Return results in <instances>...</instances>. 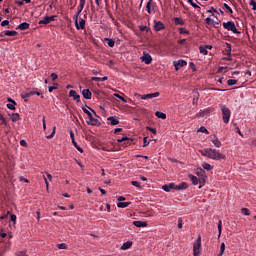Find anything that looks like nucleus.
Here are the masks:
<instances>
[{
  "label": "nucleus",
  "mask_w": 256,
  "mask_h": 256,
  "mask_svg": "<svg viewBox=\"0 0 256 256\" xmlns=\"http://www.w3.org/2000/svg\"><path fill=\"white\" fill-rule=\"evenodd\" d=\"M50 77L52 78V81H56V79L59 78V76L56 73H52Z\"/></svg>",
  "instance_id": "052dcab7"
},
{
  "label": "nucleus",
  "mask_w": 256,
  "mask_h": 256,
  "mask_svg": "<svg viewBox=\"0 0 256 256\" xmlns=\"http://www.w3.org/2000/svg\"><path fill=\"white\" fill-rule=\"evenodd\" d=\"M85 3H86V0H80L79 6L77 7L76 15H74V16L79 17V15H81V12L85 8Z\"/></svg>",
  "instance_id": "4468645a"
},
{
  "label": "nucleus",
  "mask_w": 256,
  "mask_h": 256,
  "mask_svg": "<svg viewBox=\"0 0 256 256\" xmlns=\"http://www.w3.org/2000/svg\"><path fill=\"white\" fill-rule=\"evenodd\" d=\"M223 27L224 29H227V31H232V33L238 35L241 34V32L237 30V26H235V22L233 21L223 22Z\"/></svg>",
  "instance_id": "20e7f679"
},
{
  "label": "nucleus",
  "mask_w": 256,
  "mask_h": 256,
  "mask_svg": "<svg viewBox=\"0 0 256 256\" xmlns=\"http://www.w3.org/2000/svg\"><path fill=\"white\" fill-rule=\"evenodd\" d=\"M131 205V202H119L117 204V207H119V209H125L127 207H129Z\"/></svg>",
  "instance_id": "b1692460"
},
{
  "label": "nucleus",
  "mask_w": 256,
  "mask_h": 256,
  "mask_svg": "<svg viewBox=\"0 0 256 256\" xmlns=\"http://www.w3.org/2000/svg\"><path fill=\"white\" fill-rule=\"evenodd\" d=\"M20 145H21V147H27V141L20 140Z\"/></svg>",
  "instance_id": "774afa93"
},
{
  "label": "nucleus",
  "mask_w": 256,
  "mask_h": 256,
  "mask_svg": "<svg viewBox=\"0 0 256 256\" xmlns=\"http://www.w3.org/2000/svg\"><path fill=\"white\" fill-rule=\"evenodd\" d=\"M56 18H57L56 15L46 16L44 17V19L39 21V25H49V23H51V21H55Z\"/></svg>",
  "instance_id": "1a4fd4ad"
},
{
  "label": "nucleus",
  "mask_w": 256,
  "mask_h": 256,
  "mask_svg": "<svg viewBox=\"0 0 256 256\" xmlns=\"http://www.w3.org/2000/svg\"><path fill=\"white\" fill-rule=\"evenodd\" d=\"M19 119H20L19 114H17V113H12V115H11V121H12L13 123L19 121Z\"/></svg>",
  "instance_id": "c85d7f7f"
},
{
  "label": "nucleus",
  "mask_w": 256,
  "mask_h": 256,
  "mask_svg": "<svg viewBox=\"0 0 256 256\" xmlns=\"http://www.w3.org/2000/svg\"><path fill=\"white\" fill-rule=\"evenodd\" d=\"M223 229V222L221 220L218 221V235L221 237V231Z\"/></svg>",
  "instance_id": "72a5a7b5"
},
{
  "label": "nucleus",
  "mask_w": 256,
  "mask_h": 256,
  "mask_svg": "<svg viewBox=\"0 0 256 256\" xmlns=\"http://www.w3.org/2000/svg\"><path fill=\"white\" fill-rule=\"evenodd\" d=\"M107 121L110 122V125H119V119L117 116H110L107 118Z\"/></svg>",
  "instance_id": "f3484780"
},
{
  "label": "nucleus",
  "mask_w": 256,
  "mask_h": 256,
  "mask_svg": "<svg viewBox=\"0 0 256 256\" xmlns=\"http://www.w3.org/2000/svg\"><path fill=\"white\" fill-rule=\"evenodd\" d=\"M202 167H203V169H205L206 171H212V169H213V166H212L211 164H209V163H203V164H202Z\"/></svg>",
  "instance_id": "c756f323"
},
{
  "label": "nucleus",
  "mask_w": 256,
  "mask_h": 256,
  "mask_svg": "<svg viewBox=\"0 0 256 256\" xmlns=\"http://www.w3.org/2000/svg\"><path fill=\"white\" fill-rule=\"evenodd\" d=\"M201 253V236H198L196 242L193 245V255L199 256Z\"/></svg>",
  "instance_id": "0eeeda50"
},
{
  "label": "nucleus",
  "mask_w": 256,
  "mask_h": 256,
  "mask_svg": "<svg viewBox=\"0 0 256 256\" xmlns=\"http://www.w3.org/2000/svg\"><path fill=\"white\" fill-rule=\"evenodd\" d=\"M4 35H6V37H16L18 33L15 30H6L4 31Z\"/></svg>",
  "instance_id": "5701e85b"
},
{
  "label": "nucleus",
  "mask_w": 256,
  "mask_h": 256,
  "mask_svg": "<svg viewBox=\"0 0 256 256\" xmlns=\"http://www.w3.org/2000/svg\"><path fill=\"white\" fill-rule=\"evenodd\" d=\"M22 99H24L25 101H27V99H29V97H31L28 92H25L21 95Z\"/></svg>",
  "instance_id": "603ef678"
},
{
  "label": "nucleus",
  "mask_w": 256,
  "mask_h": 256,
  "mask_svg": "<svg viewBox=\"0 0 256 256\" xmlns=\"http://www.w3.org/2000/svg\"><path fill=\"white\" fill-rule=\"evenodd\" d=\"M241 213H242V215H246V216L251 215L249 209H247V208H242Z\"/></svg>",
  "instance_id": "37998d69"
},
{
  "label": "nucleus",
  "mask_w": 256,
  "mask_h": 256,
  "mask_svg": "<svg viewBox=\"0 0 256 256\" xmlns=\"http://www.w3.org/2000/svg\"><path fill=\"white\" fill-rule=\"evenodd\" d=\"M189 179L194 185H199V178L197 176L191 174L189 175Z\"/></svg>",
  "instance_id": "393cba45"
},
{
  "label": "nucleus",
  "mask_w": 256,
  "mask_h": 256,
  "mask_svg": "<svg viewBox=\"0 0 256 256\" xmlns=\"http://www.w3.org/2000/svg\"><path fill=\"white\" fill-rule=\"evenodd\" d=\"M132 224L135 226V227H147V221H140V220H136V221H133Z\"/></svg>",
  "instance_id": "a211bd4d"
},
{
  "label": "nucleus",
  "mask_w": 256,
  "mask_h": 256,
  "mask_svg": "<svg viewBox=\"0 0 256 256\" xmlns=\"http://www.w3.org/2000/svg\"><path fill=\"white\" fill-rule=\"evenodd\" d=\"M55 127H53L52 133L48 136H46V139H53V137H55Z\"/></svg>",
  "instance_id": "09e8293b"
},
{
  "label": "nucleus",
  "mask_w": 256,
  "mask_h": 256,
  "mask_svg": "<svg viewBox=\"0 0 256 256\" xmlns=\"http://www.w3.org/2000/svg\"><path fill=\"white\" fill-rule=\"evenodd\" d=\"M234 127L236 128V131L240 137H243V133H241V129L238 128L237 124H234Z\"/></svg>",
  "instance_id": "13d9d810"
},
{
  "label": "nucleus",
  "mask_w": 256,
  "mask_h": 256,
  "mask_svg": "<svg viewBox=\"0 0 256 256\" xmlns=\"http://www.w3.org/2000/svg\"><path fill=\"white\" fill-rule=\"evenodd\" d=\"M178 229H183V219L178 218Z\"/></svg>",
  "instance_id": "8fccbe9b"
},
{
  "label": "nucleus",
  "mask_w": 256,
  "mask_h": 256,
  "mask_svg": "<svg viewBox=\"0 0 256 256\" xmlns=\"http://www.w3.org/2000/svg\"><path fill=\"white\" fill-rule=\"evenodd\" d=\"M210 141L211 143H213V145H215L218 148L221 147L222 145L221 142L219 141V138H217L216 135L211 136Z\"/></svg>",
  "instance_id": "dca6fc26"
},
{
  "label": "nucleus",
  "mask_w": 256,
  "mask_h": 256,
  "mask_svg": "<svg viewBox=\"0 0 256 256\" xmlns=\"http://www.w3.org/2000/svg\"><path fill=\"white\" fill-rule=\"evenodd\" d=\"M140 31H149V27L147 26H139Z\"/></svg>",
  "instance_id": "69168bd1"
},
{
  "label": "nucleus",
  "mask_w": 256,
  "mask_h": 256,
  "mask_svg": "<svg viewBox=\"0 0 256 256\" xmlns=\"http://www.w3.org/2000/svg\"><path fill=\"white\" fill-rule=\"evenodd\" d=\"M221 111H222V119L224 123L227 125L229 123V119H231V110L225 106V104L219 105Z\"/></svg>",
  "instance_id": "7ed1b4c3"
},
{
  "label": "nucleus",
  "mask_w": 256,
  "mask_h": 256,
  "mask_svg": "<svg viewBox=\"0 0 256 256\" xmlns=\"http://www.w3.org/2000/svg\"><path fill=\"white\" fill-rule=\"evenodd\" d=\"M92 79V81H100V82H103V81H107V76H104V77H92L91 78Z\"/></svg>",
  "instance_id": "7c9ffc66"
},
{
  "label": "nucleus",
  "mask_w": 256,
  "mask_h": 256,
  "mask_svg": "<svg viewBox=\"0 0 256 256\" xmlns=\"http://www.w3.org/2000/svg\"><path fill=\"white\" fill-rule=\"evenodd\" d=\"M117 141H118V143H124L125 147H127L133 143V139H131L129 137H123L121 139H118Z\"/></svg>",
  "instance_id": "ddd939ff"
},
{
  "label": "nucleus",
  "mask_w": 256,
  "mask_h": 256,
  "mask_svg": "<svg viewBox=\"0 0 256 256\" xmlns=\"http://www.w3.org/2000/svg\"><path fill=\"white\" fill-rule=\"evenodd\" d=\"M250 5L252 7V10L256 11V2H255V0H250Z\"/></svg>",
  "instance_id": "3c124183"
},
{
  "label": "nucleus",
  "mask_w": 256,
  "mask_h": 256,
  "mask_svg": "<svg viewBox=\"0 0 256 256\" xmlns=\"http://www.w3.org/2000/svg\"><path fill=\"white\" fill-rule=\"evenodd\" d=\"M173 21L175 25H185V21L182 18L175 17Z\"/></svg>",
  "instance_id": "a878e982"
},
{
  "label": "nucleus",
  "mask_w": 256,
  "mask_h": 256,
  "mask_svg": "<svg viewBox=\"0 0 256 256\" xmlns=\"http://www.w3.org/2000/svg\"><path fill=\"white\" fill-rule=\"evenodd\" d=\"M10 219H11V221H13V222H14V224H16V223H17V215H15V214H11V215H10Z\"/></svg>",
  "instance_id": "864d4df0"
},
{
  "label": "nucleus",
  "mask_w": 256,
  "mask_h": 256,
  "mask_svg": "<svg viewBox=\"0 0 256 256\" xmlns=\"http://www.w3.org/2000/svg\"><path fill=\"white\" fill-rule=\"evenodd\" d=\"M82 95H83L84 99H91V97L93 96V94L91 93V90H89V89H84L82 91Z\"/></svg>",
  "instance_id": "412c9836"
},
{
  "label": "nucleus",
  "mask_w": 256,
  "mask_h": 256,
  "mask_svg": "<svg viewBox=\"0 0 256 256\" xmlns=\"http://www.w3.org/2000/svg\"><path fill=\"white\" fill-rule=\"evenodd\" d=\"M0 121L1 125H7V120H5V116H3V114H0Z\"/></svg>",
  "instance_id": "49530a36"
},
{
  "label": "nucleus",
  "mask_w": 256,
  "mask_h": 256,
  "mask_svg": "<svg viewBox=\"0 0 256 256\" xmlns=\"http://www.w3.org/2000/svg\"><path fill=\"white\" fill-rule=\"evenodd\" d=\"M208 13H213V17H217V15H219V12L217 11V9L211 7L210 10H208Z\"/></svg>",
  "instance_id": "c9c22d12"
},
{
  "label": "nucleus",
  "mask_w": 256,
  "mask_h": 256,
  "mask_svg": "<svg viewBox=\"0 0 256 256\" xmlns=\"http://www.w3.org/2000/svg\"><path fill=\"white\" fill-rule=\"evenodd\" d=\"M133 246V242L132 241H127L124 242L121 246V250L122 251H127V249H131V247Z\"/></svg>",
  "instance_id": "aec40b11"
},
{
  "label": "nucleus",
  "mask_w": 256,
  "mask_h": 256,
  "mask_svg": "<svg viewBox=\"0 0 256 256\" xmlns=\"http://www.w3.org/2000/svg\"><path fill=\"white\" fill-rule=\"evenodd\" d=\"M224 8L227 9L231 14L233 13V9H231L227 3L224 4Z\"/></svg>",
  "instance_id": "0e129e2a"
},
{
  "label": "nucleus",
  "mask_w": 256,
  "mask_h": 256,
  "mask_svg": "<svg viewBox=\"0 0 256 256\" xmlns=\"http://www.w3.org/2000/svg\"><path fill=\"white\" fill-rule=\"evenodd\" d=\"M163 191H166V193H169L171 189H175V191H183L185 189H189V185L187 182H182L180 184L170 183L168 185L162 186Z\"/></svg>",
  "instance_id": "f03ea898"
},
{
  "label": "nucleus",
  "mask_w": 256,
  "mask_h": 256,
  "mask_svg": "<svg viewBox=\"0 0 256 256\" xmlns=\"http://www.w3.org/2000/svg\"><path fill=\"white\" fill-rule=\"evenodd\" d=\"M155 116L158 117V119H167V114H165L161 111H156Z\"/></svg>",
  "instance_id": "bb28decb"
},
{
  "label": "nucleus",
  "mask_w": 256,
  "mask_h": 256,
  "mask_svg": "<svg viewBox=\"0 0 256 256\" xmlns=\"http://www.w3.org/2000/svg\"><path fill=\"white\" fill-rule=\"evenodd\" d=\"M73 19H74V23L77 31H81V29L82 30L85 29V23H86L85 19L79 18V16H74Z\"/></svg>",
  "instance_id": "39448f33"
},
{
  "label": "nucleus",
  "mask_w": 256,
  "mask_h": 256,
  "mask_svg": "<svg viewBox=\"0 0 256 256\" xmlns=\"http://www.w3.org/2000/svg\"><path fill=\"white\" fill-rule=\"evenodd\" d=\"M199 51L202 55H207L208 53L207 48H205V46H200Z\"/></svg>",
  "instance_id": "58836bf2"
},
{
  "label": "nucleus",
  "mask_w": 256,
  "mask_h": 256,
  "mask_svg": "<svg viewBox=\"0 0 256 256\" xmlns=\"http://www.w3.org/2000/svg\"><path fill=\"white\" fill-rule=\"evenodd\" d=\"M114 97H116L117 99H120V101H123V103L127 102V99H125V97L121 96L120 94L115 93Z\"/></svg>",
  "instance_id": "a19ab883"
},
{
  "label": "nucleus",
  "mask_w": 256,
  "mask_h": 256,
  "mask_svg": "<svg viewBox=\"0 0 256 256\" xmlns=\"http://www.w3.org/2000/svg\"><path fill=\"white\" fill-rule=\"evenodd\" d=\"M6 25H9V20H4L1 22V27H6Z\"/></svg>",
  "instance_id": "338daca9"
},
{
  "label": "nucleus",
  "mask_w": 256,
  "mask_h": 256,
  "mask_svg": "<svg viewBox=\"0 0 256 256\" xmlns=\"http://www.w3.org/2000/svg\"><path fill=\"white\" fill-rule=\"evenodd\" d=\"M165 29V24L161 21H154V30L155 31H163Z\"/></svg>",
  "instance_id": "f8f14e48"
},
{
  "label": "nucleus",
  "mask_w": 256,
  "mask_h": 256,
  "mask_svg": "<svg viewBox=\"0 0 256 256\" xmlns=\"http://www.w3.org/2000/svg\"><path fill=\"white\" fill-rule=\"evenodd\" d=\"M194 9H198V12L201 11V7L197 5L195 2L191 4Z\"/></svg>",
  "instance_id": "680f3d73"
},
{
  "label": "nucleus",
  "mask_w": 256,
  "mask_h": 256,
  "mask_svg": "<svg viewBox=\"0 0 256 256\" xmlns=\"http://www.w3.org/2000/svg\"><path fill=\"white\" fill-rule=\"evenodd\" d=\"M147 131H150V133H153V135H157V129L151 128L149 126L146 127Z\"/></svg>",
  "instance_id": "a18cd8bd"
},
{
  "label": "nucleus",
  "mask_w": 256,
  "mask_h": 256,
  "mask_svg": "<svg viewBox=\"0 0 256 256\" xmlns=\"http://www.w3.org/2000/svg\"><path fill=\"white\" fill-rule=\"evenodd\" d=\"M72 144L75 147V149H77V151H79V153H83V148H81V146L77 145V142L75 140H73Z\"/></svg>",
  "instance_id": "2f4dec72"
},
{
  "label": "nucleus",
  "mask_w": 256,
  "mask_h": 256,
  "mask_svg": "<svg viewBox=\"0 0 256 256\" xmlns=\"http://www.w3.org/2000/svg\"><path fill=\"white\" fill-rule=\"evenodd\" d=\"M147 137H144L143 139V147H147L149 145V141H147Z\"/></svg>",
  "instance_id": "e2e57ef3"
},
{
  "label": "nucleus",
  "mask_w": 256,
  "mask_h": 256,
  "mask_svg": "<svg viewBox=\"0 0 256 256\" xmlns=\"http://www.w3.org/2000/svg\"><path fill=\"white\" fill-rule=\"evenodd\" d=\"M15 105H17V104L9 103V104H7V107L9 109H11V111H15Z\"/></svg>",
  "instance_id": "4d7b16f0"
},
{
  "label": "nucleus",
  "mask_w": 256,
  "mask_h": 256,
  "mask_svg": "<svg viewBox=\"0 0 256 256\" xmlns=\"http://www.w3.org/2000/svg\"><path fill=\"white\" fill-rule=\"evenodd\" d=\"M179 33L181 35H189V30L185 29V28H180L179 29Z\"/></svg>",
  "instance_id": "c03bdc74"
},
{
  "label": "nucleus",
  "mask_w": 256,
  "mask_h": 256,
  "mask_svg": "<svg viewBox=\"0 0 256 256\" xmlns=\"http://www.w3.org/2000/svg\"><path fill=\"white\" fill-rule=\"evenodd\" d=\"M147 12L151 15V13H157V3L153 0H149L146 4Z\"/></svg>",
  "instance_id": "6e6552de"
},
{
  "label": "nucleus",
  "mask_w": 256,
  "mask_h": 256,
  "mask_svg": "<svg viewBox=\"0 0 256 256\" xmlns=\"http://www.w3.org/2000/svg\"><path fill=\"white\" fill-rule=\"evenodd\" d=\"M227 84L229 85V87H232V85H237V80L235 79H229L227 81Z\"/></svg>",
  "instance_id": "79ce46f5"
},
{
  "label": "nucleus",
  "mask_w": 256,
  "mask_h": 256,
  "mask_svg": "<svg viewBox=\"0 0 256 256\" xmlns=\"http://www.w3.org/2000/svg\"><path fill=\"white\" fill-rule=\"evenodd\" d=\"M69 97H73L74 101H77L78 103L81 101V96L78 95L77 91L70 90Z\"/></svg>",
  "instance_id": "2eb2a0df"
},
{
  "label": "nucleus",
  "mask_w": 256,
  "mask_h": 256,
  "mask_svg": "<svg viewBox=\"0 0 256 256\" xmlns=\"http://www.w3.org/2000/svg\"><path fill=\"white\" fill-rule=\"evenodd\" d=\"M57 87H59V84H57V83H54V86H49L48 87L49 93H53V91H55V89H57Z\"/></svg>",
  "instance_id": "4c0bfd02"
},
{
  "label": "nucleus",
  "mask_w": 256,
  "mask_h": 256,
  "mask_svg": "<svg viewBox=\"0 0 256 256\" xmlns=\"http://www.w3.org/2000/svg\"><path fill=\"white\" fill-rule=\"evenodd\" d=\"M87 125H91L92 127H95L99 125V120L92 116L91 118H89V121H87Z\"/></svg>",
  "instance_id": "6ab92c4d"
},
{
  "label": "nucleus",
  "mask_w": 256,
  "mask_h": 256,
  "mask_svg": "<svg viewBox=\"0 0 256 256\" xmlns=\"http://www.w3.org/2000/svg\"><path fill=\"white\" fill-rule=\"evenodd\" d=\"M58 249H67V244L65 243L58 244Z\"/></svg>",
  "instance_id": "bf43d9fd"
},
{
  "label": "nucleus",
  "mask_w": 256,
  "mask_h": 256,
  "mask_svg": "<svg viewBox=\"0 0 256 256\" xmlns=\"http://www.w3.org/2000/svg\"><path fill=\"white\" fill-rule=\"evenodd\" d=\"M209 113H211V109L208 108L202 112L201 116L205 117V115H209Z\"/></svg>",
  "instance_id": "6e6d98bb"
},
{
  "label": "nucleus",
  "mask_w": 256,
  "mask_h": 256,
  "mask_svg": "<svg viewBox=\"0 0 256 256\" xmlns=\"http://www.w3.org/2000/svg\"><path fill=\"white\" fill-rule=\"evenodd\" d=\"M131 185H133V187H137L138 189H141V184L137 181H132Z\"/></svg>",
  "instance_id": "de8ad7c7"
},
{
  "label": "nucleus",
  "mask_w": 256,
  "mask_h": 256,
  "mask_svg": "<svg viewBox=\"0 0 256 256\" xmlns=\"http://www.w3.org/2000/svg\"><path fill=\"white\" fill-rule=\"evenodd\" d=\"M199 133H205L206 135H209V130L205 128L204 126H201L198 130Z\"/></svg>",
  "instance_id": "e433bc0d"
},
{
  "label": "nucleus",
  "mask_w": 256,
  "mask_h": 256,
  "mask_svg": "<svg viewBox=\"0 0 256 256\" xmlns=\"http://www.w3.org/2000/svg\"><path fill=\"white\" fill-rule=\"evenodd\" d=\"M223 253H225V244H224V242H222L221 245H220V252L218 253V256H222Z\"/></svg>",
  "instance_id": "f704fd0d"
},
{
  "label": "nucleus",
  "mask_w": 256,
  "mask_h": 256,
  "mask_svg": "<svg viewBox=\"0 0 256 256\" xmlns=\"http://www.w3.org/2000/svg\"><path fill=\"white\" fill-rule=\"evenodd\" d=\"M198 175H200V178H198V184L199 189L205 187V183H207V175L205 174V170L201 169L200 172H198Z\"/></svg>",
  "instance_id": "423d86ee"
},
{
  "label": "nucleus",
  "mask_w": 256,
  "mask_h": 256,
  "mask_svg": "<svg viewBox=\"0 0 256 256\" xmlns=\"http://www.w3.org/2000/svg\"><path fill=\"white\" fill-rule=\"evenodd\" d=\"M104 41H107L108 47H115V40L110 38H104Z\"/></svg>",
  "instance_id": "cd10ccee"
},
{
  "label": "nucleus",
  "mask_w": 256,
  "mask_h": 256,
  "mask_svg": "<svg viewBox=\"0 0 256 256\" xmlns=\"http://www.w3.org/2000/svg\"><path fill=\"white\" fill-rule=\"evenodd\" d=\"M187 66V61L185 60H178L176 62H174V67L176 69V71H179V69H181V67H185Z\"/></svg>",
  "instance_id": "9b49d317"
},
{
  "label": "nucleus",
  "mask_w": 256,
  "mask_h": 256,
  "mask_svg": "<svg viewBox=\"0 0 256 256\" xmlns=\"http://www.w3.org/2000/svg\"><path fill=\"white\" fill-rule=\"evenodd\" d=\"M147 95H148V99H155V97H159V92H154Z\"/></svg>",
  "instance_id": "ea45409f"
},
{
  "label": "nucleus",
  "mask_w": 256,
  "mask_h": 256,
  "mask_svg": "<svg viewBox=\"0 0 256 256\" xmlns=\"http://www.w3.org/2000/svg\"><path fill=\"white\" fill-rule=\"evenodd\" d=\"M29 27V23L23 22L20 25H18L16 29H20V31H26V29H29Z\"/></svg>",
  "instance_id": "4be33fe9"
},
{
  "label": "nucleus",
  "mask_w": 256,
  "mask_h": 256,
  "mask_svg": "<svg viewBox=\"0 0 256 256\" xmlns=\"http://www.w3.org/2000/svg\"><path fill=\"white\" fill-rule=\"evenodd\" d=\"M200 153L203 157H208V159H213L214 161H221V159H225V155L221 154L216 149L206 148L204 150H200Z\"/></svg>",
  "instance_id": "f257e3e1"
},
{
  "label": "nucleus",
  "mask_w": 256,
  "mask_h": 256,
  "mask_svg": "<svg viewBox=\"0 0 256 256\" xmlns=\"http://www.w3.org/2000/svg\"><path fill=\"white\" fill-rule=\"evenodd\" d=\"M205 23L206 25H215V20L211 19V17H207Z\"/></svg>",
  "instance_id": "473e14b6"
},
{
  "label": "nucleus",
  "mask_w": 256,
  "mask_h": 256,
  "mask_svg": "<svg viewBox=\"0 0 256 256\" xmlns=\"http://www.w3.org/2000/svg\"><path fill=\"white\" fill-rule=\"evenodd\" d=\"M141 60L146 65H151L153 58L148 53H144L143 56L141 57Z\"/></svg>",
  "instance_id": "9d476101"
},
{
  "label": "nucleus",
  "mask_w": 256,
  "mask_h": 256,
  "mask_svg": "<svg viewBox=\"0 0 256 256\" xmlns=\"http://www.w3.org/2000/svg\"><path fill=\"white\" fill-rule=\"evenodd\" d=\"M16 256H27V252L25 251H19L15 253Z\"/></svg>",
  "instance_id": "5fc2aeb1"
}]
</instances>
